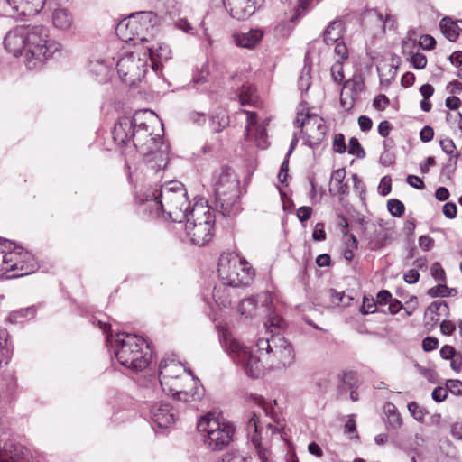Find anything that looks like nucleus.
<instances>
[{
	"label": "nucleus",
	"mask_w": 462,
	"mask_h": 462,
	"mask_svg": "<svg viewBox=\"0 0 462 462\" xmlns=\"http://www.w3.org/2000/svg\"><path fill=\"white\" fill-rule=\"evenodd\" d=\"M395 156L393 153L390 152L389 151L384 150L380 158L379 162L383 166H390L394 162Z\"/></svg>",
	"instance_id": "nucleus-64"
},
{
	"label": "nucleus",
	"mask_w": 462,
	"mask_h": 462,
	"mask_svg": "<svg viewBox=\"0 0 462 462\" xmlns=\"http://www.w3.org/2000/svg\"><path fill=\"white\" fill-rule=\"evenodd\" d=\"M384 412L387 416L386 425L388 428L398 429L402 425L401 414L398 412L397 408L393 403H387L384 406Z\"/></svg>",
	"instance_id": "nucleus-30"
},
{
	"label": "nucleus",
	"mask_w": 462,
	"mask_h": 462,
	"mask_svg": "<svg viewBox=\"0 0 462 462\" xmlns=\"http://www.w3.org/2000/svg\"><path fill=\"white\" fill-rule=\"evenodd\" d=\"M212 296L215 302L221 308H226L231 303L229 294L226 288L214 287Z\"/></svg>",
	"instance_id": "nucleus-35"
},
{
	"label": "nucleus",
	"mask_w": 462,
	"mask_h": 462,
	"mask_svg": "<svg viewBox=\"0 0 462 462\" xmlns=\"http://www.w3.org/2000/svg\"><path fill=\"white\" fill-rule=\"evenodd\" d=\"M116 69L121 80L133 86L146 74L148 60L145 56L141 58L138 53L127 52L118 60Z\"/></svg>",
	"instance_id": "nucleus-10"
},
{
	"label": "nucleus",
	"mask_w": 462,
	"mask_h": 462,
	"mask_svg": "<svg viewBox=\"0 0 462 462\" xmlns=\"http://www.w3.org/2000/svg\"><path fill=\"white\" fill-rule=\"evenodd\" d=\"M52 19L54 26L61 30L69 29L72 24L71 14L63 8L56 9L53 13Z\"/></svg>",
	"instance_id": "nucleus-29"
},
{
	"label": "nucleus",
	"mask_w": 462,
	"mask_h": 462,
	"mask_svg": "<svg viewBox=\"0 0 462 462\" xmlns=\"http://www.w3.org/2000/svg\"><path fill=\"white\" fill-rule=\"evenodd\" d=\"M8 333L0 328V368L11 359L12 349L7 346Z\"/></svg>",
	"instance_id": "nucleus-32"
},
{
	"label": "nucleus",
	"mask_w": 462,
	"mask_h": 462,
	"mask_svg": "<svg viewBox=\"0 0 462 462\" xmlns=\"http://www.w3.org/2000/svg\"><path fill=\"white\" fill-rule=\"evenodd\" d=\"M30 27L31 26H17L10 30L5 35L4 45L14 56L18 57L23 53L25 55Z\"/></svg>",
	"instance_id": "nucleus-13"
},
{
	"label": "nucleus",
	"mask_w": 462,
	"mask_h": 462,
	"mask_svg": "<svg viewBox=\"0 0 462 462\" xmlns=\"http://www.w3.org/2000/svg\"><path fill=\"white\" fill-rule=\"evenodd\" d=\"M447 396H448L447 387L444 388V387L438 386L432 391V393H431L432 399L437 402H441L445 401Z\"/></svg>",
	"instance_id": "nucleus-56"
},
{
	"label": "nucleus",
	"mask_w": 462,
	"mask_h": 462,
	"mask_svg": "<svg viewBox=\"0 0 462 462\" xmlns=\"http://www.w3.org/2000/svg\"><path fill=\"white\" fill-rule=\"evenodd\" d=\"M406 181L410 186L417 189H422L425 187L423 180L420 177L415 175H408L406 178Z\"/></svg>",
	"instance_id": "nucleus-63"
},
{
	"label": "nucleus",
	"mask_w": 462,
	"mask_h": 462,
	"mask_svg": "<svg viewBox=\"0 0 462 462\" xmlns=\"http://www.w3.org/2000/svg\"><path fill=\"white\" fill-rule=\"evenodd\" d=\"M245 114H246V125H245V131L246 135H249L253 133L254 129L256 128V126H259L257 125V119H256V114L254 112L243 110Z\"/></svg>",
	"instance_id": "nucleus-45"
},
{
	"label": "nucleus",
	"mask_w": 462,
	"mask_h": 462,
	"mask_svg": "<svg viewBox=\"0 0 462 462\" xmlns=\"http://www.w3.org/2000/svg\"><path fill=\"white\" fill-rule=\"evenodd\" d=\"M331 76L335 82L340 83L344 79L342 62L337 61L331 67Z\"/></svg>",
	"instance_id": "nucleus-50"
},
{
	"label": "nucleus",
	"mask_w": 462,
	"mask_h": 462,
	"mask_svg": "<svg viewBox=\"0 0 462 462\" xmlns=\"http://www.w3.org/2000/svg\"><path fill=\"white\" fill-rule=\"evenodd\" d=\"M448 392L454 395H462V381L457 379H449L446 383Z\"/></svg>",
	"instance_id": "nucleus-48"
},
{
	"label": "nucleus",
	"mask_w": 462,
	"mask_h": 462,
	"mask_svg": "<svg viewBox=\"0 0 462 462\" xmlns=\"http://www.w3.org/2000/svg\"><path fill=\"white\" fill-rule=\"evenodd\" d=\"M13 253L16 254V256H14V262L11 263L9 268H11V271H21L22 273L17 274L18 276L27 275L37 269V262L31 253L22 252V250Z\"/></svg>",
	"instance_id": "nucleus-21"
},
{
	"label": "nucleus",
	"mask_w": 462,
	"mask_h": 462,
	"mask_svg": "<svg viewBox=\"0 0 462 462\" xmlns=\"http://www.w3.org/2000/svg\"><path fill=\"white\" fill-rule=\"evenodd\" d=\"M430 273L435 280L442 282H446V273L439 263L435 262L431 264Z\"/></svg>",
	"instance_id": "nucleus-46"
},
{
	"label": "nucleus",
	"mask_w": 462,
	"mask_h": 462,
	"mask_svg": "<svg viewBox=\"0 0 462 462\" xmlns=\"http://www.w3.org/2000/svg\"><path fill=\"white\" fill-rule=\"evenodd\" d=\"M444 216L448 219H454L457 217V206L453 202H447L442 208Z\"/></svg>",
	"instance_id": "nucleus-58"
},
{
	"label": "nucleus",
	"mask_w": 462,
	"mask_h": 462,
	"mask_svg": "<svg viewBox=\"0 0 462 462\" xmlns=\"http://www.w3.org/2000/svg\"><path fill=\"white\" fill-rule=\"evenodd\" d=\"M185 224L194 222V224H202L203 222L215 224V214L208 205L203 203H196L192 209L187 210V218L184 219Z\"/></svg>",
	"instance_id": "nucleus-22"
},
{
	"label": "nucleus",
	"mask_w": 462,
	"mask_h": 462,
	"mask_svg": "<svg viewBox=\"0 0 462 462\" xmlns=\"http://www.w3.org/2000/svg\"><path fill=\"white\" fill-rule=\"evenodd\" d=\"M419 44L422 49L430 51L435 48L436 41L431 35L424 34L420 37Z\"/></svg>",
	"instance_id": "nucleus-52"
},
{
	"label": "nucleus",
	"mask_w": 462,
	"mask_h": 462,
	"mask_svg": "<svg viewBox=\"0 0 462 462\" xmlns=\"http://www.w3.org/2000/svg\"><path fill=\"white\" fill-rule=\"evenodd\" d=\"M150 413L153 425L161 429H167L176 421L175 411L168 403H154Z\"/></svg>",
	"instance_id": "nucleus-19"
},
{
	"label": "nucleus",
	"mask_w": 462,
	"mask_h": 462,
	"mask_svg": "<svg viewBox=\"0 0 462 462\" xmlns=\"http://www.w3.org/2000/svg\"><path fill=\"white\" fill-rule=\"evenodd\" d=\"M451 291L457 292L456 289H450L446 284H439L434 286L428 291V295L436 298V297H448L451 295Z\"/></svg>",
	"instance_id": "nucleus-39"
},
{
	"label": "nucleus",
	"mask_w": 462,
	"mask_h": 462,
	"mask_svg": "<svg viewBox=\"0 0 462 462\" xmlns=\"http://www.w3.org/2000/svg\"><path fill=\"white\" fill-rule=\"evenodd\" d=\"M387 208L390 214L395 217H400L404 214V204L397 199H389L387 202Z\"/></svg>",
	"instance_id": "nucleus-38"
},
{
	"label": "nucleus",
	"mask_w": 462,
	"mask_h": 462,
	"mask_svg": "<svg viewBox=\"0 0 462 462\" xmlns=\"http://www.w3.org/2000/svg\"><path fill=\"white\" fill-rule=\"evenodd\" d=\"M165 11L171 15H174L180 13V5L177 0H164Z\"/></svg>",
	"instance_id": "nucleus-53"
},
{
	"label": "nucleus",
	"mask_w": 462,
	"mask_h": 462,
	"mask_svg": "<svg viewBox=\"0 0 462 462\" xmlns=\"http://www.w3.org/2000/svg\"><path fill=\"white\" fill-rule=\"evenodd\" d=\"M336 46L334 49L335 53L342 60H346L348 57V50L346 45L343 42H335Z\"/></svg>",
	"instance_id": "nucleus-62"
},
{
	"label": "nucleus",
	"mask_w": 462,
	"mask_h": 462,
	"mask_svg": "<svg viewBox=\"0 0 462 462\" xmlns=\"http://www.w3.org/2000/svg\"><path fill=\"white\" fill-rule=\"evenodd\" d=\"M216 208L225 217L236 215L240 210L239 180L229 167H223L214 184Z\"/></svg>",
	"instance_id": "nucleus-7"
},
{
	"label": "nucleus",
	"mask_w": 462,
	"mask_h": 462,
	"mask_svg": "<svg viewBox=\"0 0 462 462\" xmlns=\"http://www.w3.org/2000/svg\"><path fill=\"white\" fill-rule=\"evenodd\" d=\"M215 224L208 221L202 224H194V222H189L185 224V229L188 236L190 237L192 244L202 246L208 244L213 236V227Z\"/></svg>",
	"instance_id": "nucleus-18"
},
{
	"label": "nucleus",
	"mask_w": 462,
	"mask_h": 462,
	"mask_svg": "<svg viewBox=\"0 0 462 462\" xmlns=\"http://www.w3.org/2000/svg\"><path fill=\"white\" fill-rule=\"evenodd\" d=\"M439 144H440L442 151L445 153H447L448 155H455L456 153H457L456 152L457 148H456V145H455L453 140L447 138V139L441 140Z\"/></svg>",
	"instance_id": "nucleus-51"
},
{
	"label": "nucleus",
	"mask_w": 462,
	"mask_h": 462,
	"mask_svg": "<svg viewBox=\"0 0 462 462\" xmlns=\"http://www.w3.org/2000/svg\"><path fill=\"white\" fill-rule=\"evenodd\" d=\"M436 314L439 317L444 316L448 317L449 315V308L446 301L444 300H437L432 302L426 310V318L428 319V314Z\"/></svg>",
	"instance_id": "nucleus-34"
},
{
	"label": "nucleus",
	"mask_w": 462,
	"mask_h": 462,
	"mask_svg": "<svg viewBox=\"0 0 462 462\" xmlns=\"http://www.w3.org/2000/svg\"><path fill=\"white\" fill-rule=\"evenodd\" d=\"M439 26L445 37L450 42H455L462 32V20L454 22L450 17L446 16L441 19Z\"/></svg>",
	"instance_id": "nucleus-27"
},
{
	"label": "nucleus",
	"mask_w": 462,
	"mask_h": 462,
	"mask_svg": "<svg viewBox=\"0 0 462 462\" xmlns=\"http://www.w3.org/2000/svg\"><path fill=\"white\" fill-rule=\"evenodd\" d=\"M332 148L334 152L339 154L346 152V145L345 142V135L343 134H336L334 135Z\"/></svg>",
	"instance_id": "nucleus-42"
},
{
	"label": "nucleus",
	"mask_w": 462,
	"mask_h": 462,
	"mask_svg": "<svg viewBox=\"0 0 462 462\" xmlns=\"http://www.w3.org/2000/svg\"><path fill=\"white\" fill-rule=\"evenodd\" d=\"M343 384L348 385L350 389L354 388L357 384L356 373L353 371L344 372L340 378Z\"/></svg>",
	"instance_id": "nucleus-47"
},
{
	"label": "nucleus",
	"mask_w": 462,
	"mask_h": 462,
	"mask_svg": "<svg viewBox=\"0 0 462 462\" xmlns=\"http://www.w3.org/2000/svg\"><path fill=\"white\" fill-rule=\"evenodd\" d=\"M312 208L310 207L302 206L297 210V217L300 222L309 220L311 217Z\"/></svg>",
	"instance_id": "nucleus-61"
},
{
	"label": "nucleus",
	"mask_w": 462,
	"mask_h": 462,
	"mask_svg": "<svg viewBox=\"0 0 462 462\" xmlns=\"http://www.w3.org/2000/svg\"><path fill=\"white\" fill-rule=\"evenodd\" d=\"M262 430L259 418L254 412H252L246 423L247 434L250 436L251 442L254 446L259 460L261 462H271L272 452L270 446L263 442Z\"/></svg>",
	"instance_id": "nucleus-12"
},
{
	"label": "nucleus",
	"mask_w": 462,
	"mask_h": 462,
	"mask_svg": "<svg viewBox=\"0 0 462 462\" xmlns=\"http://www.w3.org/2000/svg\"><path fill=\"white\" fill-rule=\"evenodd\" d=\"M312 238L316 242L323 241L326 239V232L323 223H317L312 233Z\"/></svg>",
	"instance_id": "nucleus-57"
},
{
	"label": "nucleus",
	"mask_w": 462,
	"mask_h": 462,
	"mask_svg": "<svg viewBox=\"0 0 462 462\" xmlns=\"http://www.w3.org/2000/svg\"><path fill=\"white\" fill-rule=\"evenodd\" d=\"M408 410L417 421L423 422L424 417L427 414L425 409L420 407L416 402H411L408 403Z\"/></svg>",
	"instance_id": "nucleus-40"
},
{
	"label": "nucleus",
	"mask_w": 462,
	"mask_h": 462,
	"mask_svg": "<svg viewBox=\"0 0 462 462\" xmlns=\"http://www.w3.org/2000/svg\"><path fill=\"white\" fill-rule=\"evenodd\" d=\"M409 60L416 69H422L427 65L426 56L420 52H417L411 55Z\"/></svg>",
	"instance_id": "nucleus-44"
},
{
	"label": "nucleus",
	"mask_w": 462,
	"mask_h": 462,
	"mask_svg": "<svg viewBox=\"0 0 462 462\" xmlns=\"http://www.w3.org/2000/svg\"><path fill=\"white\" fill-rule=\"evenodd\" d=\"M439 346V340L433 337H427L422 340V348L426 352L437 349Z\"/></svg>",
	"instance_id": "nucleus-55"
},
{
	"label": "nucleus",
	"mask_w": 462,
	"mask_h": 462,
	"mask_svg": "<svg viewBox=\"0 0 462 462\" xmlns=\"http://www.w3.org/2000/svg\"><path fill=\"white\" fill-rule=\"evenodd\" d=\"M263 0H223L224 5L234 19L245 20L254 14Z\"/></svg>",
	"instance_id": "nucleus-15"
},
{
	"label": "nucleus",
	"mask_w": 462,
	"mask_h": 462,
	"mask_svg": "<svg viewBox=\"0 0 462 462\" xmlns=\"http://www.w3.org/2000/svg\"><path fill=\"white\" fill-rule=\"evenodd\" d=\"M376 301L373 297L364 296L363 298V305L361 307L360 311L363 314H372L376 311Z\"/></svg>",
	"instance_id": "nucleus-43"
},
{
	"label": "nucleus",
	"mask_w": 462,
	"mask_h": 462,
	"mask_svg": "<svg viewBox=\"0 0 462 462\" xmlns=\"http://www.w3.org/2000/svg\"><path fill=\"white\" fill-rule=\"evenodd\" d=\"M310 67L304 66L298 78V88L301 93L307 92L311 85Z\"/></svg>",
	"instance_id": "nucleus-37"
},
{
	"label": "nucleus",
	"mask_w": 462,
	"mask_h": 462,
	"mask_svg": "<svg viewBox=\"0 0 462 462\" xmlns=\"http://www.w3.org/2000/svg\"><path fill=\"white\" fill-rule=\"evenodd\" d=\"M254 130H255V141L257 146L262 149L266 148L267 134L265 128L260 125L256 126V128H254Z\"/></svg>",
	"instance_id": "nucleus-49"
},
{
	"label": "nucleus",
	"mask_w": 462,
	"mask_h": 462,
	"mask_svg": "<svg viewBox=\"0 0 462 462\" xmlns=\"http://www.w3.org/2000/svg\"><path fill=\"white\" fill-rule=\"evenodd\" d=\"M236 95L242 106L254 105L257 99L256 89L250 84H243L236 90Z\"/></svg>",
	"instance_id": "nucleus-28"
},
{
	"label": "nucleus",
	"mask_w": 462,
	"mask_h": 462,
	"mask_svg": "<svg viewBox=\"0 0 462 462\" xmlns=\"http://www.w3.org/2000/svg\"><path fill=\"white\" fill-rule=\"evenodd\" d=\"M229 125V118L226 111L221 110L210 118V127L212 132L220 133Z\"/></svg>",
	"instance_id": "nucleus-31"
},
{
	"label": "nucleus",
	"mask_w": 462,
	"mask_h": 462,
	"mask_svg": "<svg viewBox=\"0 0 462 462\" xmlns=\"http://www.w3.org/2000/svg\"><path fill=\"white\" fill-rule=\"evenodd\" d=\"M365 89V82L360 75H354L351 79L345 81L340 95V104L345 109H350L354 106L355 100Z\"/></svg>",
	"instance_id": "nucleus-16"
},
{
	"label": "nucleus",
	"mask_w": 462,
	"mask_h": 462,
	"mask_svg": "<svg viewBox=\"0 0 462 462\" xmlns=\"http://www.w3.org/2000/svg\"><path fill=\"white\" fill-rule=\"evenodd\" d=\"M184 366L175 360H162L159 365V379L162 391L171 394L180 401L190 402L198 400L202 389L198 381L190 374H185Z\"/></svg>",
	"instance_id": "nucleus-4"
},
{
	"label": "nucleus",
	"mask_w": 462,
	"mask_h": 462,
	"mask_svg": "<svg viewBox=\"0 0 462 462\" xmlns=\"http://www.w3.org/2000/svg\"><path fill=\"white\" fill-rule=\"evenodd\" d=\"M158 122L157 116L150 109H142L136 111L132 117H120L114 126V134L118 139L125 137V131H130L131 127H152Z\"/></svg>",
	"instance_id": "nucleus-11"
},
{
	"label": "nucleus",
	"mask_w": 462,
	"mask_h": 462,
	"mask_svg": "<svg viewBox=\"0 0 462 462\" xmlns=\"http://www.w3.org/2000/svg\"><path fill=\"white\" fill-rule=\"evenodd\" d=\"M264 326L266 327V334H274V331L273 328H282L284 326V319L275 313L273 310L268 312L267 319L264 323Z\"/></svg>",
	"instance_id": "nucleus-33"
},
{
	"label": "nucleus",
	"mask_w": 462,
	"mask_h": 462,
	"mask_svg": "<svg viewBox=\"0 0 462 462\" xmlns=\"http://www.w3.org/2000/svg\"><path fill=\"white\" fill-rule=\"evenodd\" d=\"M149 57L153 70H159L160 63L166 61L171 58V51L169 45L165 43H157L148 48Z\"/></svg>",
	"instance_id": "nucleus-24"
},
{
	"label": "nucleus",
	"mask_w": 462,
	"mask_h": 462,
	"mask_svg": "<svg viewBox=\"0 0 462 462\" xmlns=\"http://www.w3.org/2000/svg\"><path fill=\"white\" fill-rule=\"evenodd\" d=\"M12 15L17 18L33 16L44 7L46 0H5Z\"/></svg>",
	"instance_id": "nucleus-17"
},
{
	"label": "nucleus",
	"mask_w": 462,
	"mask_h": 462,
	"mask_svg": "<svg viewBox=\"0 0 462 462\" xmlns=\"http://www.w3.org/2000/svg\"><path fill=\"white\" fill-rule=\"evenodd\" d=\"M30 451L21 444L6 442L0 448V462H30Z\"/></svg>",
	"instance_id": "nucleus-20"
},
{
	"label": "nucleus",
	"mask_w": 462,
	"mask_h": 462,
	"mask_svg": "<svg viewBox=\"0 0 462 462\" xmlns=\"http://www.w3.org/2000/svg\"><path fill=\"white\" fill-rule=\"evenodd\" d=\"M220 342L233 361L251 378L260 377L264 369L286 370L296 360L292 344L280 335L259 337L254 345L257 355L228 333L223 334Z\"/></svg>",
	"instance_id": "nucleus-1"
},
{
	"label": "nucleus",
	"mask_w": 462,
	"mask_h": 462,
	"mask_svg": "<svg viewBox=\"0 0 462 462\" xmlns=\"http://www.w3.org/2000/svg\"><path fill=\"white\" fill-rule=\"evenodd\" d=\"M136 15L140 17V21L143 23L144 26H146L148 23H155L156 15L152 12H141Z\"/></svg>",
	"instance_id": "nucleus-60"
},
{
	"label": "nucleus",
	"mask_w": 462,
	"mask_h": 462,
	"mask_svg": "<svg viewBox=\"0 0 462 462\" xmlns=\"http://www.w3.org/2000/svg\"><path fill=\"white\" fill-rule=\"evenodd\" d=\"M197 428L202 433L205 445L211 450H222L233 441L235 427L230 422L207 415L199 420Z\"/></svg>",
	"instance_id": "nucleus-9"
},
{
	"label": "nucleus",
	"mask_w": 462,
	"mask_h": 462,
	"mask_svg": "<svg viewBox=\"0 0 462 462\" xmlns=\"http://www.w3.org/2000/svg\"><path fill=\"white\" fill-rule=\"evenodd\" d=\"M263 33L262 29H251L245 32L235 33L233 39L236 46L252 50L261 42Z\"/></svg>",
	"instance_id": "nucleus-23"
},
{
	"label": "nucleus",
	"mask_w": 462,
	"mask_h": 462,
	"mask_svg": "<svg viewBox=\"0 0 462 462\" xmlns=\"http://www.w3.org/2000/svg\"><path fill=\"white\" fill-rule=\"evenodd\" d=\"M136 202L140 210L150 217H167L173 222H184L190 208L187 190L178 180H171L160 186L143 187L137 192Z\"/></svg>",
	"instance_id": "nucleus-2"
},
{
	"label": "nucleus",
	"mask_w": 462,
	"mask_h": 462,
	"mask_svg": "<svg viewBox=\"0 0 462 462\" xmlns=\"http://www.w3.org/2000/svg\"><path fill=\"white\" fill-rule=\"evenodd\" d=\"M106 340L111 344L119 363L128 369L142 371L152 360L149 346L143 348L144 339L134 334L117 333L115 338L112 335H106Z\"/></svg>",
	"instance_id": "nucleus-5"
},
{
	"label": "nucleus",
	"mask_w": 462,
	"mask_h": 462,
	"mask_svg": "<svg viewBox=\"0 0 462 462\" xmlns=\"http://www.w3.org/2000/svg\"><path fill=\"white\" fill-rule=\"evenodd\" d=\"M60 49L61 44L50 37L46 27L31 26L27 39L25 65L29 69H37Z\"/></svg>",
	"instance_id": "nucleus-6"
},
{
	"label": "nucleus",
	"mask_w": 462,
	"mask_h": 462,
	"mask_svg": "<svg viewBox=\"0 0 462 462\" xmlns=\"http://www.w3.org/2000/svg\"><path fill=\"white\" fill-rule=\"evenodd\" d=\"M257 302L254 298L244 299L240 301L238 311L245 318L252 317L256 310Z\"/></svg>",
	"instance_id": "nucleus-36"
},
{
	"label": "nucleus",
	"mask_w": 462,
	"mask_h": 462,
	"mask_svg": "<svg viewBox=\"0 0 462 462\" xmlns=\"http://www.w3.org/2000/svg\"><path fill=\"white\" fill-rule=\"evenodd\" d=\"M434 130L431 126L426 125L420 132V139L423 143H429L433 139Z\"/></svg>",
	"instance_id": "nucleus-59"
},
{
	"label": "nucleus",
	"mask_w": 462,
	"mask_h": 462,
	"mask_svg": "<svg viewBox=\"0 0 462 462\" xmlns=\"http://www.w3.org/2000/svg\"><path fill=\"white\" fill-rule=\"evenodd\" d=\"M348 153L356 156L358 159H363L365 156V152L361 146L359 141L356 137L349 139Z\"/></svg>",
	"instance_id": "nucleus-41"
},
{
	"label": "nucleus",
	"mask_w": 462,
	"mask_h": 462,
	"mask_svg": "<svg viewBox=\"0 0 462 462\" xmlns=\"http://www.w3.org/2000/svg\"><path fill=\"white\" fill-rule=\"evenodd\" d=\"M344 32V23L340 19L334 20L328 23L325 31L323 32V42L327 45L333 44L338 42Z\"/></svg>",
	"instance_id": "nucleus-25"
},
{
	"label": "nucleus",
	"mask_w": 462,
	"mask_h": 462,
	"mask_svg": "<svg viewBox=\"0 0 462 462\" xmlns=\"http://www.w3.org/2000/svg\"><path fill=\"white\" fill-rule=\"evenodd\" d=\"M136 31L137 22L135 14H132L128 19L121 21L116 28L117 36L124 42L132 41Z\"/></svg>",
	"instance_id": "nucleus-26"
},
{
	"label": "nucleus",
	"mask_w": 462,
	"mask_h": 462,
	"mask_svg": "<svg viewBox=\"0 0 462 462\" xmlns=\"http://www.w3.org/2000/svg\"><path fill=\"white\" fill-rule=\"evenodd\" d=\"M121 139L113 133V139L126 148L133 147L142 153L149 167L155 171L165 169L168 164V146L160 134L152 135V127H131Z\"/></svg>",
	"instance_id": "nucleus-3"
},
{
	"label": "nucleus",
	"mask_w": 462,
	"mask_h": 462,
	"mask_svg": "<svg viewBox=\"0 0 462 462\" xmlns=\"http://www.w3.org/2000/svg\"><path fill=\"white\" fill-rule=\"evenodd\" d=\"M392 189V180L388 176L382 178L379 185V192L382 196H387L390 194Z\"/></svg>",
	"instance_id": "nucleus-54"
},
{
	"label": "nucleus",
	"mask_w": 462,
	"mask_h": 462,
	"mask_svg": "<svg viewBox=\"0 0 462 462\" xmlns=\"http://www.w3.org/2000/svg\"><path fill=\"white\" fill-rule=\"evenodd\" d=\"M307 128L304 131L306 134V143L310 148L318 147L324 140L327 133V126L322 117L315 114H306Z\"/></svg>",
	"instance_id": "nucleus-14"
},
{
	"label": "nucleus",
	"mask_w": 462,
	"mask_h": 462,
	"mask_svg": "<svg viewBox=\"0 0 462 462\" xmlns=\"http://www.w3.org/2000/svg\"><path fill=\"white\" fill-rule=\"evenodd\" d=\"M217 273L223 283L231 287L246 286L254 275L249 263L232 253H223L220 255Z\"/></svg>",
	"instance_id": "nucleus-8"
}]
</instances>
